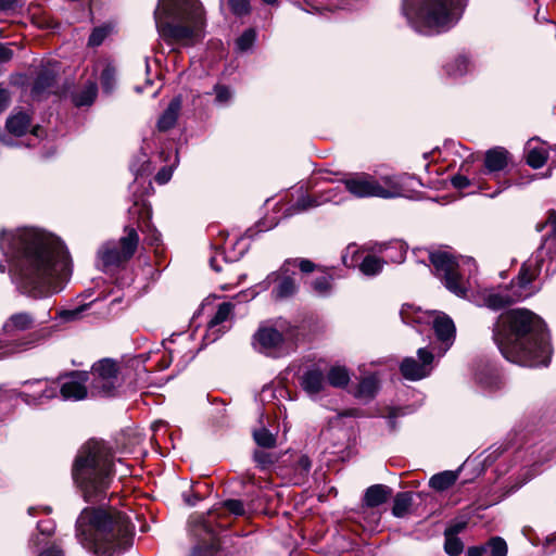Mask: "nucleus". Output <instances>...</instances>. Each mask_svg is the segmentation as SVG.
I'll list each match as a JSON object with an SVG mask.
<instances>
[{"instance_id":"obj_1","label":"nucleus","mask_w":556,"mask_h":556,"mask_svg":"<svg viewBox=\"0 0 556 556\" xmlns=\"http://www.w3.org/2000/svg\"><path fill=\"white\" fill-rule=\"evenodd\" d=\"M0 250L13 263L17 289L40 299L60 292L71 276V260L59 238L35 228L2 231Z\"/></svg>"},{"instance_id":"obj_2","label":"nucleus","mask_w":556,"mask_h":556,"mask_svg":"<svg viewBox=\"0 0 556 556\" xmlns=\"http://www.w3.org/2000/svg\"><path fill=\"white\" fill-rule=\"evenodd\" d=\"M502 355L521 366H547L551 359L548 334L543 319L526 308L502 314L493 329Z\"/></svg>"},{"instance_id":"obj_3","label":"nucleus","mask_w":556,"mask_h":556,"mask_svg":"<svg viewBox=\"0 0 556 556\" xmlns=\"http://www.w3.org/2000/svg\"><path fill=\"white\" fill-rule=\"evenodd\" d=\"M76 538L97 556H118L132 544V527L121 511L87 507L76 520Z\"/></svg>"},{"instance_id":"obj_4","label":"nucleus","mask_w":556,"mask_h":556,"mask_svg":"<svg viewBox=\"0 0 556 556\" xmlns=\"http://www.w3.org/2000/svg\"><path fill=\"white\" fill-rule=\"evenodd\" d=\"M159 36L173 47H191L203 38L204 10L199 0H159L154 11Z\"/></svg>"},{"instance_id":"obj_5","label":"nucleus","mask_w":556,"mask_h":556,"mask_svg":"<svg viewBox=\"0 0 556 556\" xmlns=\"http://www.w3.org/2000/svg\"><path fill=\"white\" fill-rule=\"evenodd\" d=\"M113 455L99 441L87 442L78 452L73 466V479L86 502L101 501L112 481Z\"/></svg>"},{"instance_id":"obj_6","label":"nucleus","mask_w":556,"mask_h":556,"mask_svg":"<svg viewBox=\"0 0 556 556\" xmlns=\"http://www.w3.org/2000/svg\"><path fill=\"white\" fill-rule=\"evenodd\" d=\"M464 5L465 0H404L402 11L415 30L431 35L455 25Z\"/></svg>"},{"instance_id":"obj_7","label":"nucleus","mask_w":556,"mask_h":556,"mask_svg":"<svg viewBox=\"0 0 556 556\" xmlns=\"http://www.w3.org/2000/svg\"><path fill=\"white\" fill-rule=\"evenodd\" d=\"M541 266L542 260L539 254L529 258L522 264L517 279L510 283V287L486 291L483 295V304L492 309H501L531 296L539 290L532 286V282L539 277Z\"/></svg>"},{"instance_id":"obj_8","label":"nucleus","mask_w":556,"mask_h":556,"mask_svg":"<svg viewBox=\"0 0 556 556\" xmlns=\"http://www.w3.org/2000/svg\"><path fill=\"white\" fill-rule=\"evenodd\" d=\"M405 175L380 177L367 173H354L343 179L345 189L355 198L394 199L405 194Z\"/></svg>"},{"instance_id":"obj_9","label":"nucleus","mask_w":556,"mask_h":556,"mask_svg":"<svg viewBox=\"0 0 556 556\" xmlns=\"http://www.w3.org/2000/svg\"><path fill=\"white\" fill-rule=\"evenodd\" d=\"M429 258L435 269V275L444 282L445 287L456 295H465L466 287L459 273L460 266L467 264L470 267H476L475 262L464 257L457 261L445 250L430 252Z\"/></svg>"},{"instance_id":"obj_10","label":"nucleus","mask_w":556,"mask_h":556,"mask_svg":"<svg viewBox=\"0 0 556 556\" xmlns=\"http://www.w3.org/2000/svg\"><path fill=\"white\" fill-rule=\"evenodd\" d=\"M91 376L90 392L92 395L112 396L122 382L118 364L109 358L93 364Z\"/></svg>"},{"instance_id":"obj_11","label":"nucleus","mask_w":556,"mask_h":556,"mask_svg":"<svg viewBox=\"0 0 556 556\" xmlns=\"http://www.w3.org/2000/svg\"><path fill=\"white\" fill-rule=\"evenodd\" d=\"M418 359L406 357L401 363L400 369L404 378L408 380H420L427 377L432 370L434 355L427 348L417 351Z\"/></svg>"},{"instance_id":"obj_12","label":"nucleus","mask_w":556,"mask_h":556,"mask_svg":"<svg viewBox=\"0 0 556 556\" xmlns=\"http://www.w3.org/2000/svg\"><path fill=\"white\" fill-rule=\"evenodd\" d=\"M285 341L283 332L273 326H261L253 337V344L260 352L277 356Z\"/></svg>"},{"instance_id":"obj_13","label":"nucleus","mask_w":556,"mask_h":556,"mask_svg":"<svg viewBox=\"0 0 556 556\" xmlns=\"http://www.w3.org/2000/svg\"><path fill=\"white\" fill-rule=\"evenodd\" d=\"M89 376L85 371H74L70 375V380L60 388V393L64 400L80 401L86 399L88 390L85 383Z\"/></svg>"},{"instance_id":"obj_14","label":"nucleus","mask_w":556,"mask_h":556,"mask_svg":"<svg viewBox=\"0 0 556 556\" xmlns=\"http://www.w3.org/2000/svg\"><path fill=\"white\" fill-rule=\"evenodd\" d=\"M290 265V262H286L280 268L279 273H273L267 277L268 282H277V286L273 289V295L275 299H287L296 292V285L294 279L285 275L289 270L288 267Z\"/></svg>"},{"instance_id":"obj_15","label":"nucleus","mask_w":556,"mask_h":556,"mask_svg":"<svg viewBox=\"0 0 556 556\" xmlns=\"http://www.w3.org/2000/svg\"><path fill=\"white\" fill-rule=\"evenodd\" d=\"M437 339L441 342V354H444L454 342L455 326L446 315H438L433 320Z\"/></svg>"},{"instance_id":"obj_16","label":"nucleus","mask_w":556,"mask_h":556,"mask_svg":"<svg viewBox=\"0 0 556 556\" xmlns=\"http://www.w3.org/2000/svg\"><path fill=\"white\" fill-rule=\"evenodd\" d=\"M43 331H35L28 333L20 340H13L4 344H0V356H8L11 354L24 352L35 348L41 340L45 339Z\"/></svg>"},{"instance_id":"obj_17","label":"nucleus","mask_w":556,"mask_h":556,"mask_svg":"<svg viewBox=\"0 0 556 556\" xmlns=\"http://www.w3.org/2000/svg\"><path fill=\"white\" fill-rule=\"evenodd\" d=\"M35 325V317L28 312H17L12 314L3 324V331L7 334H14L21 331H27Z\"/></svg>"},{"instance_id":"obj_18","label":"nucleus","mask_w":556,"mask_h":556,"mask_svg":"<svg viewBox=\"0 0 556 556\" xmlns=\"http://www.w3.org/2000/svg\"><path fill=\"white\" fill-rule=\"evenodd\" d=\"M509 160V153L502 147L490 149L485 153L484 165L489 173L503 170Z\"/></svg>"},{"instance_id":"obj_19","label":"nucleus","mask_w":556,"mask_h":556,"mask_svg":"<svg viewBox=\"0 0 556 556\" xmlns=\"http://www.w3.org/2000/svg\"><path fill=\"white\" fill-rule=\"evenodd\" d=\"M181 109V99L179 97L174 98L167 109L163 112L157 121V128L161 131H166L175 126L179 112Z\"/></svg>"},{"instance_id":"obj_20","label":"nucleus","mask_w":556,"mask_h":556,"mask_svg":"<svg viewBox=\"0 0 556 556\" xmlns=\"http://www.w3.org/2000/svg\"><path fill=\"white\" fill-rule=\"evenodd\" d=\"M392 490L383 484L369 486L364 495V503L368 507H377L386 503L391 496Z\"/></svg>"},{"instance_id":"obj_21","label":"nucleus","mask_w":556,"mask_h":556,"mask_svg":"<svg viewBox=\"0 0 556 556\" xmlns=\"http://www.w3.org/2000/svg\"><path fill=\"white\" fill-rule=\"evenodd\" d=\"M325 376L318 369L306 371L302 377L301 386L311 395L318 394L325 387Z\"/></svg>"},{"instance_id":"obj_22","label":"nucleus","mask_w":556,"mask_h":556,"mask_svg":"<svg viewBox=\"0 0 556 556\" xmlns=\"http://www.w3.org/2000/svg\"><path fill=\"white\" fill-rule=\"evenodd\" d=\"M98 255L104 266H114L127 261L121 249H117L113 243L104 244L99 250Z\"/></svg>"},{"instance_id":"obj_23","label":"nucleus","mask_w":556,"mask_h":556,"mask_svg":"<svg viewBox=\"0 0 556 556\" xmlns=\"http://www.w3.org/2000/svg\"><path fill=\"white\" fill-rule=\"evenodd\" d=\"M55 81V72L51 68H43L37 76L34 87L33 94L35 97H40L45 92L49 91L50 88L54 85Z\"/></svg>"},{"instance_id":"obj_24","label":"nucleus","mask_w":556,"mask_h":556,"mask_svg":"<svg viewBox=\"0 0 556 556\" xmlns=\"http://www.w3.org/2000/svg\"><path fill=\"white\" fill-rule=\"evenodd\" d=\"M458 471L446 470L432 476L429 485L439 492L450 489L457 480Z\"/></svg>"},{"instance_id":"obj_25","label":"nucleus","mask_w":556,"mask_h":556,"mask_svg":"<svg viewBox=\"0 0 556 556\" xmlns=\"http://www.w3.org/2000/svg\"><path fill=\"white\" fill-rule=\"evenodd\" d=\"M30 126V117L24 112L12 114L7 121L8 130L15 136H23Z\"/></svg>"},{"instance_id":"obj_26","label":"nucleus","mask_w":556,"mask_h":556,"mask_svg":"<svg viewBox=\"0 0 556 556\" xmlns=\"http://www.w3.org/2000/svg\"><path fill=\"white\" fill-rule=\"evenodd\" d=\"M125 232L126 235L119 240L121 251L123 252L124 257L129 260L137 250L139 237L137 231L131 227H126Z\"/></svg>"},{"instance_id":"obj_27","label":"nucleus","mask_w":556,"mask_h":556,"mask_svg":"<svg viewBox=\"0 0 556 556\" xmlns=\"http://www.w3.org/2000/svg\"><path fill=\"white\" fill-rule=\"evenodd\" d=\"M327 381L334 388H344L350 382V374L343 366H332L327 374Z\"/></svg>"},{"instance_id":"obj_28","label":"nucleus","mask_w":556,"mask_h":556,"mask_svg":"<svg viewBox=\"0 0 556 556\" xmlns=\"http://www.w3.org/2000/svg\"><path fill=\"white\" fill-rule=\"evenodd\" d=\"M312 11H333L336 9H352L353 3L350 0H312L308 2Z\"/></svg>"},{"instance_id":"obj_29","label":"nucleus","mask_w":556,"mask_h":556,"mask_svg":"<svg viewBox=\"0 0 556 556\" xmlns=\"http://www.w3.org/2000/svg\"><path fill=\"white\" fill-rule=\"evenodd\" d=\"M97 85L93 81L88 84L77 93L73 96V101L76 106L90 105L97 97Z\"/></svg>"},{"instance_id":"obj_30","label":"nucleus","mask_w":556,"mask_h":556,"mask_svg":"<svg viewBox=\"0 0 556 556\" xmlns=\"http://www.w3.org/2000/svg\"><path fill=\"white\" fill-rule=\"evenodd\" d=\"M412 504L413 497L409 492L397 493L392 507L393 515L397 518L404 517L408 513Z\"/></svg>"},{"instance_id":"obj_31","label":"nucleus","mask_w":556,"mask_h":556,"mask_svg":"<svg viewBox=\"0 0 556 556\" xmlns=\"http://www.w3.org/2000/svg\"><path fill=\"white\" fill-rule=\"evenodd\" d=\"M378 389V381L374 376L365 377L358 384L356 396L362 399H370Z\"/></svg>"},{"instance_id":"obj_32","label":"nucleus","mask_w":556,"mask_h":556,"mask_svg":"<svg viewBox=\"0 0 556 556\" xmlns=\"http://www.w3.org/2000/svg\"><path fill=\"white\" fill-rule=\"evenodd\" d=\"M45 389L41 391L40 395L38 397L31 396L27 393H22V399L27 404H41L43 400H50L56 396L58 394V387L54 384L48 386V382L45 381Z\"/></svg>"},{"instance_id":"obj_33","label":"nucleus","mask_w":556,"mask_h":556,"mask_svg":"<svg viewBox=\"0 0 556 556\" xmlns=\"http://www.w3.org/2000/svg\"><path fill=\"white\" fill-rule=\"evenodd\" d=\"M233 308L235 305L231 302H224L219 304L214 317L208 323L210 329H213L214 327L226 321L231 316Z\"/></svg>"},{"instance_id":"obj_34","label":"nucleus","mask_w":556,"mask_h":556,"mask_svg":"<svg viewBox=\"0 0 556 556\" xmlns=\"http://www.w3.org/2000/svg\"><path fill=\"white\" fill-rule=\"evenodd\" d=\"M253 439L258 446L264 448H271L276 445V435L264 427L253 431Z\"/></svg>"},{"instance_id":"obj_35","label":"nucleus","mask_w":556,"mask_h":556,"mask_svg":"<svg viewBox=\"0 0 556 556\" xmlns=\"http://www.w3.org/2000/svg\"><path fill=\"white\" fill-rule=\"evenodd\" d=\"M101 87L104 92L110 93L116 85V71L111 64H106L100 76Z\"/></svg>"},{"instance_id":"obj_36","label":"nucleus","mask_w":556,"mask_h":556,"mask_svg":"<svg viewBox=\"0 0 556 556\" xmlns=\"http://www.w3.org/2000/svg\"><path fill=\"white\" fill-rule=\"evenodd\" d=\"M383 263L374 255H367L361 263L359 269L364 275L374 276L381 271Z\"/></svg>"},{"instance_id":"obj_37","label":"nucleus","mask_w":556,"mask_h":556,"mask_svg":"<svg viewBox=\"0 0 556 556\" xmlns=\"http://www.w3.org/2000/svg\"><path fill=\"white\" fill-rule=\"evenodd\" d=\"M548 154L543 148H529L527 163L532 168H541L547 161Z\"/></svg>"},{"instance_id":"obj_38","label":"nucleus","mask_w":556,"mask_h":556,"mask_svg":"<svg viewBox=\"0 0 556 556\" xmlns=\"http://www.w3.org/2000/svg\"><path fill=\"white\" fill-rule=\"evenodd\" d=\"M253 459L258 468H261L262 470H266L278 460V456L270 452L256 450L253 453Z\"/></svg>"},{"instance_id":"obj_39","label":"nucleus","mask_w":556,"mask_h":556,"mask_svg":"<svg viewBox=\"0 0 556 556\" xmlns=\"http://www.w3.org/2000/svg\"><path fill=\"white\" fill-rule=\"evenodd\" d=\"M469 62L465 56H458L452 63L447 64L445 71L447 75L457 77L463 76L468 71Z\"/></svg>"},{"instance_id":"obj_40","label":"nucleus","mask_w":556,"mask_h":556,"mask_svg":"<svg viewBox=\"0 0 556 556\" xmlns=\"http://www.w3.org/2000/svg\"><path fill=\"white\" fill-rule=\"evenodd\" d=\"M321 202L316 198L312 195H302L296 203L292 206V214L293 213H301L304 211H307L313 207H317L320 205Z\"/></svg>"},{"instance_id":"obj_41","label":"nucleus","mask_w":556,"mask_h":556,"mask_svg":"<svg viewBox=\"0 0 556 556\" xmlns=\"http://www.w3.org/2000/svg\"><path fill=\"white\" fill-rule=\"evenodd\" d=\"M486 547L491 556H507V544L501 536L491 538L486 543Z\"/></svg>"},{"instance_id":"obj_42","label":"nucleus","mask_w":556,"mask_h":556,"mask_svg":"<svg viewBox=\"0 0 556 556\" xmlns=\"http://www.w3.org/2000/svg\"><path fill=\"white\" fill-rule=\"evenodd\" d=\"M444 549L450 556H459L464 549V545L458 538L446 532Z\"/></svg>"},{"instance_id":"obj_43","label":"nucleus","mask_w":556,"mask_h":556,"mask_svg":"<svg viewBox=\"0 0 556 556\" xmlns=\"http://www.w3.org/2000/svg\"><path fill=\"white\" fill-rule=\"evenodd\" d=\"M313 289L319 296H326L332 289L331 278L327 275L319 276L313 281Z\"/></svg>"},{"instance_id":"obj_44","label":"nucleus","mask_w":556,"mask_h":556,"mask_svg":"<svg viewBox=\"0 0 556 556\" xmlns=\"http://www.w3.org/2000/svg\"><path fill=\"white\" fill-rule=\"evenodd\" d=\"M110 31L111 28L109 26L96 27L89 37L88 45L91 47L100 46L106 38V36L110 34Z\"/></svg>"},{"instance_id":"obj_45","label":"nucleus","mask_w":556,"mask_h":556,"mask_svg":"<svg viewBox=\"0 0 556 556\" xmlns=\"http://www.w3.org/2000/svg\"><path fill=\"white\" fill-rule=\"evenodd\" d=\"M231 12L237 16L248 15L251 11L249 0H228Z\"/></svg>"},{"instance_id":"obj_46","label":"nucleus","mask_w":556,"mask_h":556,"mask_svg":"<svg viewBox=\"0 0 556 556\" xmlns=\"http://www.w3.org/2000/svg\"><path fill=\"white\" fill-rule=\"evenodd\" d=\"M256 38V34L253 29L245 30L238 39H237V47L240 51H247L250 49Z\"/></svg>"},{"instance_id":"obj_47","label":"nucleus","mask_w":556,"mask_h":556,"mask_svg":"<svg viewBox=\"0 0 556 556\" xmlns=\"http://www.w3.org/2000/svg\"><path fill=\"white\" fill-rule=\"evenodd\" d=\"M223 506L235 516H243L245 514L244 505L240 500H227Z\"/></svg>"},{"instance_id":"obj_48","label":"nucleus","mask_w":556,"mask_h":556,"mask_svg":"<svg viewBox=\"0 0 556 556\" xmlns=\"http://www.w3.org/2000/svg\"><path fill=\"white\" fill-rule=\"evenodd\" d=\"M214 91L218 103H227L231 99V91L226 86L217 85L215 86Z\"/></svg>"},{"instance_id":"obj_49","label":"nucleus","mask_w":556,"mask_h":556,"mask_svg":"<svg viewBox=\"0 0 556 556\" xmlns=\"http://www.w3.org/2000/svg\"><path fill=\"white\" fill-rule=\"evenodd\" d=\"M451 182L456 189H465L470 186V180L460 174L453 176Z\"/></svg>"},{"instance_id":"obj_50","label":"nucleus","mask_w":556,"mask_h":556,"mask_svg":"<svg viewBox=\"0 0 556 556\" xmlns=\"http://www.w3.org/2000/svg\"><path fill=\"white\" fill-rule=\"evenodd\" d=\"M87 306H80L78 308H75V309H70V311H61L59 313V317H61L62 319L64 320H74L76 319L80 313L86 308Z\"/></svg>"},{"instance_id":"obj_51","label":"nucleus","mask_w":556,"mask_h":556,"mask_svg":"<svg viewBox=\"0 0 556 556\" xmlns=\"http://www.w3.org/2000/svg\"><path fill=\"white\" fill-rule=\"evenodd\" d=\"M312 463L306 455H301L296 462L295 469L300 471V473H307L311 469Z\"/></svg>"},{"instance_id":"obj_52","label":"nucleus","mask_w":556,"mask_h":556,"mask_svg":"<svg viewBox=\"0 0 556 556\" xmlns=\"http://www.w3.org/2000/svg\"><path fill=\"white\" fill-rule=\"evenodd\" d=\"M10 104V92L8 89L0 86V113L7 110Z\"/></svg>"},{"instance_id":"obj_53","label":"nucleus","mask_w":556,"mask_h":556,"mask_svg":"<svg viewBox=\"0 0 556 556\" xmlns=\"http://www.w3.org/2000/svg\"><path fill=\"white\" fill-rule=\"evenodd\" d=\"M477 380L479 383H481L490 389L494 388L497 384V377L493 374L486 379H484V377L479 374V375H477Z\"/></svg>"},{"instance_id":"obj_54","label":"nucleus","mask_w":556,"mask_h":556,"mask_svg":"<svg viewBox=\"0 0 556 556\" xmlns=\"http://www.w3.org/2000/svg\"><path fill=\"white\" fill-rule=\"evenodd\" d=\"M172 176V169L170 168H162L155 176V180L159 184H166Z\"/></svg>"},{"instance_id":"obj_55","label":"nucleus","mask_w":556,"mask_h":556,"mask_svg":"<svg viewBox=\"0 0 556 556\" xmlns=\"http://www.w3.org/2000/svg\"><path fill=\"white\" fill-rule=\"evenodd\" d=\"M292 265H295L298 263V266L303 273H311L314 269V264L308 260H301V261H289Z\"/></svg>"},{"instance_id":"obj_56","label":"nucleus","mask_w":556,"mask_h":556,"mask_svg":"<svg viewBox=\"0 0 556 556\" xmlns=\"http://www.w3.org/2000/svg\"><path fill=\"white\" fill-rule=\"evenodd\" d=\"M13 58V51L5 47L0 45V63H7Z\"/></svg>"},{"instance_id":"obj_57","label":"nucleus","mask_w":556,"mask_h":556,"mask_svg":"<svg viewBox=\"0 0 556 556\" xmlns=\"http://www.w3.org/2000/svg\"><path fill=\"white\" fill-rule=\"evenodd\" d=\"M38 556H62V551L56 546H50L40 552Z\"/></svg>"},{"instance_id":"obj_58","label":"nucleus","mask_w":556,"mask_h":556,"mask_svg":"<svg viewBox=\"0 0 556 556\" xmlns=\"http://www.w3.org/2000/svg\"><path fill=\"white\" fill-rule=\"evenodd\" d=\"M222 254H216L215 256H212L211 260H210V264H211V267L215 270V271H222L223 267L222 265L219 264V256Z\"/></svg>"},{"instance_id":"obj_59","label":"nucleus","mask_w":556,"mask_h":556,"mask_svg":"<svg viewBox=\"0 0 556 556\" xmlns=\"http://www.w3.org/2000/svg\"><path fill=\"white\" fill-rule=\"evenodd\" d=\"M16 4V0H0V10L13 9Z\"/></svg>"},{"instance_id":"obj_60","label":"nucleus","mask_w":556,"mask_h":556,"mask_svg":"<svg viewBox=\"0 0 556 556\" xmlns=\"http://www.w3.org/2000/svg\"><path fill=\"white\" fill-rule=\"evenodd\" d=\"M547 223L551 225L553 233L556 235V212L555 211L549 213Z\"/></svg>"},{"instance_id":"obj_61","label":"nucleus","mask_w":556,"mask_h":556,"mask_svg":"<svg viewBox=\"0 0 556 556\" xmlns=\"http://www.w3.org/2000/svg\"><path fill=\"white\" fill-rule=\"evenodd\" d=\"M484 552V547L473 546L468 549V556H481Z\"/></svg>"},{"instance_id":"obj_62","label":"nucleus","mask_w":556,"mask_h":556,"mask_svg":"<svg viewBox=\"0 0 556 556\" xmlns=\"http://www.w3.org/2000/svg\"><path fill=\"white\" fill-rule=\"evenodd\" d=\"M395 249L399 250V255H397V257L394 261L395 262H402L404 260V249H403V245L401 243H396L395 244Z\"/></svg>"},{"instance_id":"obj_63","label":"nucleus","mask_w":556,"mask_h":556,"mask_svg":"<svg viewBox=\"0 0 556 556\" xmlns=\"http://www.w3.org/2000/svg\"><path fill=\"white\" fill-rule=\"evenodd\" d=\"M463 528H464V525H462V523L455 525V526L451 529V532H452L451 534H453V535H454V534H456V533L460 532V531L463 530Z\"/></svg>"},{"instance_id":"obj_64","label":"nucleus","mask_w":556,"mask_h":556,"mask_svg":"<svg viewBox=\"0 0 556 556\" xmlns=\"http://www.w3.org/2000/svg\"><path fill=\"white\" fill-rule=\"evenodd\" d=\"M160 238H159V235L156 232H153L151 238H150V244H156L159 242Z\"/></svg>"}]
</instances>
